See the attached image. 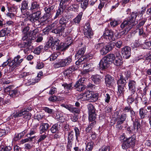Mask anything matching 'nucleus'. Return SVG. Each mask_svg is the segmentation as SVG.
Listing matches in <instances>:
<instances>
[{"instance_id": "nucleus-19", "label": "nucleus", "mask_w": 151, "mask_h": 151, "mask_svg": "<svg viewBox=\"0 0 151 151\" xmlns=\"http://www.w3.org/2000/svg\"><path fill=\"white\" fill-rule=\"evenodd\" d=\"M40 8L39 4L36 1H33L31 3L30 6L28 10L35 11Z\"/></svg>"}, {"instance_id": "nucleus-16", "label": "nucleus", "mask_w": 151, "mask_h": 151, "mask_svg": "<svg viewBox=\"0 0 151 151\" xmlns=\"http://www.w3.org/2000/svg\"><path fill=\"white\" fill-rule=\"evenodd\" d=\"M78 68V66L73 65L69 67L64 72V73L66 76L71 74L75 70H77Z\"/></svg>"}, {"instance_id": "nucleus-14", "label": "nucleus", "mask_w": 151, "mask_h": 151, "mask_svg": "<svg viewBox=\"0 0 151 151\" xmlns=\"http://www.w3.org/2000/svg\"><path fill=\"white\" fill-rule=\"evenodd\" d=\"M132 23V20L131 19L129 21L126 20L123 21V22L122 23V24L121 25V27L123 29L127 26H128L130 27L128 30L127 29V30L126 29L125 30V32H124L123 33H122V34H125V32H126V31H127V32H128L129 31V29L132 28L131 26L132 25H131V24ZM123 32H124V31H123Z\"/></svg>"}, {"instance_id": "nucleus-50", "label": "nucleus", "mask_w": 151, "mask_h": 151, "mask_svg": "<svg viewBox=\"0 0 151 151\" xmlns=\"http://www.w3.org/2000/svg\"><path fill=\"white\" fill-rule=\"evenodd\" d=\"M73 40L72 38L70 37H68L65 39V43L68 45L69 47V46L70 45L72 42Z\"/></svg>"}, {"instance_id": "nucleus-6", "label": "nucleus", "mask_w": 151, "mask_h": 151, "mask_svg": "<svg viewBox=\"0 0 151 151\" xmlns=\"http://www.w3.org/2000/svg\"><path fill=\"white\" fill-rule=\"evenodd\" d=\"M114 33L113 31L108 29H105V32L102 36V37L106 40H113Z\"/></svg>"}, {"instance_id": "nucleus-1", "label": "nucleus", "mask_w": 151, "mask_h": 151, "mask_svg": "<svg viewBox=\"0 0 151 151\" xmlns=\"http://www.w3.org/2000/svg\"><path fill=\"white\" fill-rule=\"evenodd\" d=\"M32 110L31 108L29 107L28 108H24L21 110L19 113H17L13 115V117L15 118L18 117L22 116L25 119L29 120L31 117L32 114L29 111Z\"/></svg>"}, {"instance_id": "nucleus-28", "label": "nucleus", "mask_w": 151, "mask_h": 151, "mask_svg": "<svg viewBox=\"0 0 151 151\" xmlns=\"http://www.w3.org/2000/svg\"><path fill=\"white\" fill-rule=\"evenodd\" d=\"M57 22H55L48 27L44 29L43 31L44 32H48L50 30H52V29H54L55 28H56L57 27Z\"/></svg>"}, {"instance_id": "nucleus-46", "label": "nucleus", "mask_w": 151, "mask_h": 151, "mask_svg": "<svg viewBox=\"0 0 151 151\" xmlns=\"http://www.w3.org/2000/svg\"><path fill=\"white\" fill-rule=\"evenodd\" d=\"M58 125L55 124L53 125L50 129V130L52 133H55L58 131Z\"/></svg>"}, {"instance_id": "nucleus-25", "label": "nucleus", "mask_w": 151, "mask_h": 151, "mask_svg": "<svg viewBox=\"0 0 151 151\" xmlns=\"http://www.w3.org/2000/svg\"><path fill=\"white\" fill-rule=\"evenodd\" d=\"M62 86L64 88V91L66 93H68L71 91V90L73 88L72 83H65L63 84Z\"/></svg>"}, {"instance_id": "nucleus-26", "label": "nucleus", "mask_w": 151, "mask_h": 151, "mask_svg": "<svg viewBox=\"0 0 151 151\" xmlns=\"http://www.w3.org/2000/svg\"><path fill=\"white\" fill-rule=\"evenodd\" d=\"M40 81L39 78H35V79L27 78V80L25 82L27 85H32L35 83L38 82Z\"/></svg>"}, {"instance_id": "nucleus-30", "label": "nucleus", "mask_w": 151, "mask_h": 151, "mask_svg": "<svg viewBox=\"0 0 151 151\" xmlns=\"http://www.w3.org/2000/svg\"><path fill=\"white\" fill-rule=\"evenodd\" d=\"M75 87L76 88L77 90L79 91H81L84 90L86 88V86L82 83H80L77 82L75 85Z\"/></svg>"}, {"instance_id": "nucleus-44", "label": "nucleus", "mask_w": 151, "mask_h": 151, "mask_svg": "<svg viewBox=\"0 0 151 151\" xmlns=\"http://www.w3.org/2000/svg\"><path fill=\"white\" fill-rule=\"evenodd\" d=\"M74 132L72 131L68 133V143L69 144L74 139Z\"/></svg>"}, {"instance_id": "nucleus-22", "label": "nucleus", "mask_w": 151, "mask_h": 151, "mask_svg": "<svg viewBox=\"0 0 151 151\" xmlns=\"http://www.w3.org/2000/svg\"><path fill=\"white\" fill-rule=\"evenodd\" d=\"M101 78L99 75H93L91 77V79L94 83L96 84H99L101 82Z\"/></svg>"}, {"instance_id": "nucleus-45", "label": "nucleus", "mask_w": 151, "mask_h": 151, "mask_svg": "<svg viewBox=\"0 0 151 151\" xmlns=\"http://www.w3.org/2000/svg\"><path fill=\"white\" fill-rule=\"evenodd\" d=\"M140 124L138 119H136L134 124V129L137 131L138 128L140 127Z\"/></svg>"}, {"instance_id": "nucleus-37", "label": "nucleus", "mask_w": 151, "mask_h": 151, "mask_svg": "<svg viewBox=\"0 0 151 151\" xmlns=\"http://www.w3.org/2000/svg\"><path fill=\"white\" fill-rule=\"evenodd\" d=\"M93 142L90 141L88 142L85 151H91L93 147Z\"/></svg>"}, {"instance_id": "nucleus-53", "label": "nucleus", "mask_w": 151, "mask_h": 151, "mask_svg": "<svg viewBox=\"0 0 151 151\" xmlns=\"http://www.w3.org/2000/svg\"><path fill=\"white\" fill-rule=\"evenodd\" d=\"M40 14L41 13L39 11H37L36 12V13L32 14L33 15V17H35V18H36V20H37V21H38V22H39L38 20L40 17Z\"/></svg>"}, {"instance_id": "nucleus-21", "label": "nucleus", "mask_w": 151, "mask_h": 151, "mask_svg": "<svg viewBox=\"0 0 151 151\" xmlns=\"http://www.w3.org/2000/svg\"><path fill=\"white\" fill-rule=\"evenodd\" d=\"M49 127V124L47 123H41L40 127V133H42L46 131Z\"/></svg>"}, {"instance_id": "nucleus-13", "label": "nucleus", "mask_w": 151, "mask_h": 151, "mask_svg": "<svg viewBox=\"0 0 151 151\" xmlns=\"http://www.w3.org/2000/svg\"><path fill=\"white\" fill-rule=\"evenodd\" d=\"M132 145V137H129L124 140V142L122 144V147L123 149H126L127 148L129 147Z\"/></svg>"}, {"instance_id": "nucleus-11", "label": "nucleus", "mask_w": 151, "mask_h": 151, "mask_svg": "<svg viewBox=\"0 0 151 151\" xmlns=\"http://www.w3.org/2000/svg\"><path fill=\"white\" fill-rule=\"evenodd\" d=\"M12 86H9L6 88V90L9 92V96L12 97H15L18 96L19 94V92L17 89L12 90L11 89Z\"/></svg>"}, {"instance_id": "nucleus-61", "label": "nucleus", "mask_w": 151, "mask_h": 151, "mask_svg": "<svg viewBox=\"0 0 151 151\" xmlns=\"http://www.w3.org/2000/svg\"><path fill=\"white\" fill-rule=\"evenodd\" d=\"M29 29V27H26L24 28L22 31L23 33L24 34H31V32H28Z\"/></svg>"}, {"instance_id": "nucleus-24", "label": "nucleus", "mask_w": 151, "mask_h": 151, "mask_svg": "<svg viewBox=\"0 0 151 151\" xmlns=\"http://www.w3.org/2000/svg\"><path fill=\"white\" fill-rule=\"evenodd\" d=\"M61 106L68 109L72 112L77 113H78L79 112V110L78 109L68 105L63 104L61 105Z\"/></svg>"}, {"instance_id": "nucleus-47", "label": "nucleus", "mask_w": 151, "mask_h": 151, "mask_svg": "<svg viewBox=\"0 0 151 151\" xmlns=\"http://www.w3.org/2000/svg\"><path fill=\"white\" fill-rule=\"evenodd\" d=\"M67 18L62 17L60 20L59 23L61 25H65L68 21Z\"/></svg>"}, {"instance_id": "nucleus-54", "label": "nucleus", "mask_w": 151, "mask_h": 151, "mask_svg": "<svg viewBox=\"0 0 151 151\" xmlns=\"http://www.w3.org/2000/svg\"><path fill=\"white\" fill-rule=\"evenodd\" d=\"M143 45L145 49H149L151 48V41L145 42Z\"/></svg>"}, {"instance_id": "nucleus-39", "label": "nucleus", "mask_w": 151, "mask_h": 151, "mask_svg": "<svg viewBox=\"0 0 151 151\" xmlns=\"http://www.w3.org/2000/svg\"><path fill=\"white\" fill-rule=\"evenodd\" d=\"M19 77L20 78H24L25 79L24 81L27 80V78H30V76H29V73L26 72H23L21 73L19 76Z\"/></svg>"}, {"instance_id": "nucleus-20", "label": "nucleus", "mask_w": 151, "mask_h": 151, "mask_svg": "<svg viewBox=\"0 0 151 151\" xmlns=\"http://www.w3.org/2000/svg\"><path fill=\"white\" fill-rule=\"evenodd\" d=\"M63 67L69 65L72 61L71 57L69 56L65 59L60 60Z\"/></svg>"}, {"instance_id": "nucleus-29", "label": "nucleus", "mask_w": 151, "mask_h": 151, "mask_svg": "<svg viewBox=\"0 0 151 151\" xmlns=\"http://www.w3.org/2000/svg\"><path fill=\"white\" fill-rule=\"evenodd\" d=\"M78 2H81V7L84 10L87 7L88 4L89 0H75Z\"/></svg>"}, {"instance_id": "nucleus-59", "label": "nucleus", "mask_w": 151, "mask_h": 151, "mask_svg": "<svg viewBox=\"0 0 151 151\" xmlns=\"http://www.w3.org/2000/svg\"><path fill=\"white\" fill-rule=\"evenodd\" d=\"M93 65L92 63H89L84 65H83V67L85 68L84 70H89V69L92 68Z\"/></svg>"}, {"instance_id": "nucleus-40", "label": "nucleus", "mask_w": 151, "mask_h": 151, "mask_svg": "<svg viewBox=\"0 0 151 151\" xmlns=\"http://www.w3.org/2000/svg\"><path fill=\"white\" fill-rule=\"evenodd\" d=\"M123 63L122 58H116L114 62V63L115 65L117 66H119L121 65Z\"/></svg>"}, {"instance_id": "nucleus-52", "label": "nucleus", "mask_w": 151, "mask_h": 151, "mask_svg": "<svg viewBox=\"0 0 151 151\" xmlns=\"http://www.w3.org/2000/svg\"><path fill=\"white\" fill-rule=\"evenodd\" d=\"M43 47L42 46L38 47L36 48L34 50V52L35 54H39L41 50H42Z\"/></svg>"}, {"instance_id": "nucleus-48", "label": "nucleus", "mask_w": 151, "mask_h": 151, "mask_svg": "<svg viewBox=\"0 0 151 151\" xmlns=\"http://www.w3.org/2000/svg\"><path fill=\"white\" fill-rule=\"evenodd\" d=\"M85 50V49L84 47L78 50L77 54L76 55V57H77L79 55H83L84 54Z\"/></svg>"}, {"instance_id": "nucleus-12", "label": "nucleus", "mask_w": 151, "mask_h": 151, "mask_svg": "<svg viewBox=\"0 0 151 151\" xmlns=\"http://www.w3.org/2000/svg\"><path fill=\"white\" fill-rule=\"evenodd\" d=\"M115 114L116 115V118L118 120L117 125H120L122 124L123 122L125 120L126 116L125 114H122L121 116H119V112H116L115 113Z\"/></svg>"}, {"instance_id": "nucleus-9", "label": "nucleus", "mask_w": 151, "mask_h": 151, "mask_svg": "<svg viewBox=\"0 0 151 151\" xmlns=\"http://www.w3.org/2000/svg\"><path fill=\"white\" fill-rule=\"evenodd\" d=\"M54 6L45 7L44 9L46 14L43 17L45 20H47L48 18L50 17L54 11Z\"/></svg>"}, {"instance_id": "nucleus-35", "label": "nucleus", "mask_w": 151, "mask_h": 151, "mask_svg": "<svg viewBox=\"0 0 151 151\" xmlns=\"http://www.w3.org/2000/svg\"><path fill=\"white\" fill-rule=\"evenodd\" d=\"M55 118L59 121L62 122H64L65 119L63 113L60 112L57 113Z\"/></svg>"}, {"instance_id": "nucleus-43", "label": "nucleus", "mask_w": 151, "mask_h": 151, "mask_svg": "<svg viewBox=\"0 0 151 151\" xmlns=\"http://www.w3.org/2000/svg\"><path fill=\"white\" fill-rule=\"evenodd\" d=\"M63 12V9L62 7L59 8L57 10L54 19H56L59 17Z\"/></svg>"}, {"instance_id": "nucleus-18", "label": "nucleus", "mask_w": 151, "mask_h": 151, "mask_svg": "<svg viewBox=\"0 0 151 151\" xmlns=\"http://www.w3.org/2000/svg\"><path fill=\"white\" fill-rule=\"evenodd\" d=\"M65 29V27L64 26L60 28L57 27L54 29H52L51 32L52 33L55 34H58L60 36L62 35V32H63Z\"/></svg>"}, {"instance_id": "nucleus-51", "label": "nucleus", "mask_w": 151, "mask_h": 151, "mask_svg": "<svg viewBox=\"0 0 151 151\" xmlns=\"http://www.w3.org/2000/svg\"><path fill=\"white\" fill-rule=\"evenodd\" d=\"M138 11H136L133 12V19H135V20L134 21V24H137L138 22V19H136V18L138 14Z\"/></svg>"}, {"instance_id": "nucleus-5", "label": "nucleus", "mask_w": 151, "mask_h": 151, "mask_svg": "<svg viewBox=\"0 0 151 151\" xmlns=\"http://www.w3.org/2000/svg\"><path fill=\"white\" fill-rule=\"evenodd\" d=\"M84 28V35L87 38H91L93 35V32L90 28V23L89 22L86 23Z\"/></svg>"}, {"instance_id": "nucleus-55", "label": "nucleus", "mask_w": 151, "mask_h": 151, "mask_svg": "<svg viewBox=\"0 0 151 151\" xmlns=\"http://www.w3.org/2000/svg\"><path fill=\"white\" fill-rule=\"evenodd\" d=\"M98 99V97L97 94H94L93 92L92 96L91 98V100H90L91 102H94L96 101Z\"/></svg>"}, {"instance_id": "nucleus-63", "label": "nucleus", "mask_w": 151, "mask_h": 151, "mask_svg": "<svg viewBox=\"0 0 151 151\" xmlns=\"http://www.w3.org/2000/svg\"><path fill=\"white\" fill-rule=\"evenodd\" d=\"M45 111L47 113L50 114H52L54 112L53 109H50L47 107H46L44 109Z\"/></svg>"}, {"instance_id": "nucleus-57", "label": "nucleus", "mask_w": 151, "mask_h": 151, "mask_svg": "<svg viewBox=\"0 0 151 151\" xmlns=\"http://www.w3.org/2000/svg\"><path fill=\"white\" fill-rule=\"evenodd\" d=\"M34 136L32 137H28L27 138L22 139L21 141V143L22 144H24L26 142H27L28 141H32L33 139L34 138Z\"/></svg>"}, {"instance_id": "nucleus-27", "label": "nucleus", "mask_w": 151, "mask_h": 151, "mask_svg": "<svg viewBox=\"0 0 151 151\" xmlns=\"http://www.w3.org/2000/svg\"><path fill=\"white\" fill-rule=\"evenodd\" d=\"M104 57L109 63H112L116 59L114 54L113 53L109 54Z\"/></svg>"}, {"instance_id": "nucleus-58", "label": "nucleus", "mask_w": 151, "mask_h": 151, "mask_svg": "<svg viewBox=\"0 0 151 151\" xmlns=\"http://www.w3.org/2000/svg\"><path fill=\"white\" fill-rule=\"evenodd\" d=\"M118 24V22L115 20H112L110 22L111 26L113 27L116 26Z\"/></svg>"}, {"instance_id": "nucleus-15", "label": "nucleus", "mask_w": 151, "mask_h": 151, "mask_svg": "<svg viewBox=\"0 0 151 151\" xmlns=\"http://www.w3.org/2000/svg\"><path fill=\"white\" fill-rule=\"evenodd\" d=\"M104 57L100 61L99 63V66L103 69H106L109 66V63Z\"/></svg>"}, {"instance_id": "nucleus-42", "label": "nucleus", "mask_w": 151, "mask_h": 151, "mask_svg": "<svg viewBox=\"0 0 151 151\" xmlns=\"http://www.w3.org/2000/svg\"><path fill=\"white\" fill-rule=\"evenodd\" d=\"M88 110L89 114L95 113V109L94 107L91 104H89L88 106Z\"/></svg>"}, {"instance_id": "nucleus-62", "label": "nucleus", "mask_w": 151, "mask_h": 151, "mask_svg": "<svg viewBox=\"0 0 151 151\" xmlns=\"http://www.w3.org/2000/svg\"><path fill=\"white\" fill-rule=\"evenodd\" d=\"M54 66L55 68H58L60 67H63L62 63L60 60H59L58 63H56L54 65Z\"/></svg>"}, {"instance_id": "nucleus-56", "label": "nucleus", "mask_w": 151, "mask_h": 151, "mask_svg": "<svg viewBox=\"0 0 151 151\" xmlns=\"http://www.w3.org/2000/svg\"><path fill=\"white\" fill-rule=\"evenodd\" d=\"M58 56V55L55 52L51 54V55L50 56V60H54L56 59Z\"/></svg>"}, {"instance_id": "nucleus-49", "label": "nucleus", "mask_w": 151, "mask_h": 151, "mask_svg": "<svg viewBox=\"0 0 151 151\" xmlns=\"http://www.w3.org/2000/svg\"><path fill=\"white\" fill-rule=\"evenodd\" d=\"M89 119L90 122L95 121L94 120L96 118L95 113H89Z\"/></svg>"}, {"instance_id": "nucleus-8", "label": "nucleus", "mask_w": 151, "mask_h": 151, "mask_svg": "<svg viewBox=\"0 0 151 151\" xmlns=\"http://www.w3.org/2000/svg\"><path fill=\"white\" fill-rule=\"evenodd\" d=\"M121 52L124 58H128L131 56V48L128 46L122 48Z\"/></svg>"}, {"instance_id": "nucleus-34", "label": "nucleus", "mask_w": 151, "mask_h": 151, "mask_svg": "<svg viewBox=\"0 0 151 151\" xmlns=\"http://www.w3.org/2000/svg\"><path fill=\"white\" fill-rule=\"evenodd\" d=\"M10 30L6 27L0 31V37H4L10 33Z\"/></svg>"}, {"instance_id": "nucleus-41", "label": "nucleus", "mask_w": 151, "mask_h": 151, "mask_svg": "<svg viewBox=\"0 0 151 151\" xmlns=\"http://www.w3.org/2000/svg\"><path fill=\"white\" fill-rule=\"evenodd\" d=\"M83 13L81 12L73 20V22L75 23H78L80 22L83 15Z\"/></svg>"}, {"instance_id": "nucleus-32", "label": "nucleus", "mask_w": 151, "mask_h": 151, "mask_svg": "<svg viewBox=\"0 0 151 151\" xmlns=\"http://www.w3.org/2000/svg\"><path fill=\"white\" fill-rule=\"evenodd\" d=\"M124 78V76L123 74L120 75V79L117 81L118 86H123L126 84V81Z\"/></svg>"}, {"instance_id": "nucleus-36", "label": "nucleus", "mask_w": 151, "mask_h": 151, "mask_svg": "<svg viewBox=\"0 0 151 151\" xmlns=\"http://www.w3.org/2000/svg\"><path fill=\"white\" fill-rule=\"evenodd\" d=\"M146 109L144 108H142L140 109L139 110V114L141 118L142 119L144 118V117H147L148 115L147 112H146Z\"/></svg>"}, {"instance_id": "nucleus-38", "label": "nucleus", "mask_w": 151, "mask_h": 151, "mask_svg": "<svg viewBox=\"0 0 151 151\" xmlns=\"http://www.w3.org/2000/svg\"><path fill=\"white\" fill-rule=\"evenodd\" d=\"M38 125L37 124L35 125V126H34V128L31 130L30 133L27 134V137H31V136L34 135L36 132V128Z\"/></svg>"}, {"instance_id": "nucleus-31", "label": "nucleus", "mask_w": 151, "mask_h": 151, "mask_svg": "<svg viewBox=\"0 0 151 151\" xmlns=\"http://www.w3.org/2000/svg\"><path fill=\"white\" fill-rule=\"evenodd\" d=\"M88 58L86 57L83 56L81 57L76 62V65H79L83 64L88 60Z\"/></svg>"}, {"instance_id": "nucleus-17", "label": "nucleus", "mask_w": 151, "mask_h": 151, "mask_svg": "<svg viewBox=\"0 0 151 151\" xmlns=\"http://www.w3.org/2000/svg\"><path fill=\"white\" fill-rule=\"evenodd\" d=\"M50 40L52 43V50L54 51L56 50V48L58 47L60 42V40L57 38L54 39L53 37L51 38Z\"/></svg>"}, {"instance_id": "nucleus-60", "label": "nucleus", "mask_w": 151, "mask_h": 151, "mask_svg": "<svg viewBox=\"0 0 151 151\" xmlns=\"http://www.w3.org/2000/svg\"><path fill=\"white\" fill-rule=\"evenodd\" d=\"M109 146H103L99 149V151H109Z\"/></svg>"}, {"instance_id": "nucleus-64", "label": "nucleus", "mask_w": 151, "mask_h": 151, "mask_svg": "<svg viewBox=\"0 0 151 151\" xmlns=\"http://www.w3.org/2000/svg\"><path fill=\"white\" fill-rule=\"evenodd\" d=\"M123 74V75L124 76V78H128L129 77L130 75V72L129 71H127L126 72H125L124 73H123L122 75Z\"/></svg>"}, {"instance_id": "nucleus-7", "label": "nucleus", "mask_w": 151, "mask_h": 151, "mask_svg": "<svg viewBox=\"0 0 151 151\" xmlns=\"http://www.w3.org/2000/svg\"><path fill=\"white\" fill-rule=\"evenodd\" d=\"M34 37L32 38L31 37V34H24L23 36L22 37V40L24 41V47H26L29 44L31 43L32 41L34 40Z\"/></svg>"}, {"instance_id": "nucleus-23", "label": "nucleus", "mask_w": 151, "mask_h": 151, "mask_svg": "<svg viewBox=\"0 0 151 151\" xmlns=\"http://www.w3.org/2000/svg\"><path fill=\"white\" fill-rule=\"evenodd\" d=\"M114 82V78L109 75L105 76V82L106 85L109 86L112 84Z\"/></svg>"}, {"instance_id": "nucleus-3", "label": "nucleus", "mask_w": 151, "mask_h": 151, "mask_svg": "<svg viewBox=\"0 0 151 151\" xmlns=\"http://www.w3.org/2000/svg\"><path fill=\"white\" fill-rule=\"evenodd\" d=\"M23 60V58H21L20 55H18L9 63V66L12 68V69H14L18 66Z\"/></svg>"}, {"instance_id": "nucleus-10", "label": "nucleus", "mask_w": 151, "mask_h": 151, "mask_svg": "<svg viewBox=\"0 0 151 151\" xmlns=\"http://www.w3.org/2000/svg\"><path fill=\"white\" fill-rule=\"evenodd\" d=\"M92 91H88L84 94L80 95L78 99L82 101L89 100L90 101L92 95Z\"/></svg>"}, {"instance_id": "nucleus-33", "label": "nucleus", "mask_w": 151, "mask_h": 151, "mask_svg": "<svg viewBox=\"0 0 151 151\" xmlns=\"http://www.w3.org/2000/svg\"><path fill=\"white\" fill-rule=\"evenodd\" d=\"M68 47V45L64 43H61L59 45L58 47L56 48V50H59L62 51H63L66 50Z\"/></svg>"}, {"instance_id": "nucleus-2", "label": "nucleus", "mask_w": 151, "mask_h": 151, "mask_svg": "<svg viewBox=\"0 0 151 151\" xmlns=\"http://www.w3.org/2000/svg\"><path fill=\"white\" fill-rule=\"evenodd\" d=\"M28 2L26 0L23 1L21 4L20 10L22 14V17H27L29 15V12L27 11V9L29 7H28Z\"/></svg>"}, {"instance_id": "nucleus-4", "label": "nucleus", "mask_w": 151, "mask_h": 151, "mask_svg": "<svg viewBox=\"0 0 151 151\" xmlns=\"http://www.w3.org/2000/svg\"><path fill=\"white\" fill-rule=\"evenodd\" d=\"M115 45L112 42H110L107 45L103 46L100 51L101 54L102 55L106 54L113 48Z\"/></svg>"}]
</instances>
